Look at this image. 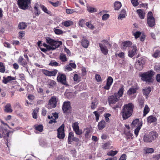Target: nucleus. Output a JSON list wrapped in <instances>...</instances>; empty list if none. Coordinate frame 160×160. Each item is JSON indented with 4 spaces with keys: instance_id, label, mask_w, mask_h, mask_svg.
Returning <instances> with one entry per match:
<instances>
[{
    "instance_id": "dca6fc26",
    "label": "nucleus",
    "mask_w": 160,
    "mask_h": 160,
    "mask_svg": "<svg viewBox=\"0 0 160 160\" xmlns=\"http://www.w3.org/2000/svg\"><path fill=\"white\" fill-rule=\"evenodd\" d=\"M99 44L102 53L105 55H107L108 53V50L107 47L102 43H99Z\"/></svg>"
},
{
    "instance_id": "c03bdc74",
    "label": "nucleus",
    "mask_w": 160,
    "mask_h": 160,
    "mask_svg": "<svg viewBox=\"0 0 160 160\" xmlns=\"http://www.w3.org/2000/svg\"><path fill=\"white\" fill-rule=\"evenodd\" d=\"M160 51L158 50H156L153 54L152 56L155 58L159 57L160 56Z\"/></svg>"
},
{
    "instance_id": "864d4df0",
    "label": "nucleus",
    "mask_w": 160,
    "mask_h": 160,
    "mask_svg": "<svg viewBox=\"0 0 160 160\" xmlns=\"http://www.w3.org/2000/svg\"><path fill=\"white\" fill-rule=\"evenodd\" d=\"M49 65L52 66H58V63L54 61H51L49 64Z\"/></svg>"
},
{
    "instance_id": "393cba45",
    "label": "nucleus",
    "mask_w": 160,
    "mask_h": 160,
    "mask_svg": "<svg viewBox=\"0 0 160 160\" xmlns=\"http://www.w3.org/2000/svg\"><path fill=\"white\" fill-rule=\"evenodd\" d=\"M132 43L131 42L127 41L123 42L122 44V48L123 49H126L127 48L131 46Z\"/></svg>"
},
{
    "instance_id": "774afa93",
    "label": "nucleus",
    "mask_w": 160,
    "mask_h": 160,
    "mask_svg": "<svg viewBox=\"0 0 160 160\" xmlns=\"http://www.w3.org/2000/svg\"><path fill=\"white\" fill-rule=\"evenodd\" d=\"M154 18L152 16V13L151 12H149L148 14L147 18Z\"/></svg>"
},
{
    "instance_id": "4be33fe9",
    "label": "nucleus",
    "mask_w": 160,
    "mask_h": 160,
    "mask_svg": "<svg viewBox=\"0 0 160 160\" xmlns=\"http://www.w3.org/2000/svg\"><path fill=\"white\" fill-rule=\"evenodd\" d=\"M139 125H141V126L142 125V124H141L140 123L139 120V119L138 118L134 120L132 122L131 125V126L132 128L136 126L138 127V126Z\"/></svg>"
},
{
    "instance_id": "13d9d810",
    "label": "nucleus",
    "mask_w": 160,
    "mask_h": 160,
    "mask_svg": "<svg viewBox=\"0 0 160 160\" xmlns=\"http://www.w3.org/2000/svg\"><path fill=\"white\" fill-rule=\"evenodd\" d=\"M131 2L134 7L137 6L138 4V0H131Z\"/></svg>"
},
{
    "instance_id": "2f4dec72",
    "label": "nucleus",
    "mask_w": 160,
    "mask_h": 160,
    "mask_svg": "<svg viewBox=\"0 0 160 160\" xmlns=\"http://www.w3.org/2000/svg\"><path fill=\"white\" fill-rule=\"evenodd\" d=\"M47 83L49 88L55 86L56 84V82L54 81L51 79L48 80Z\"/></svg>"
},
{
    "instance_id": "c85d7f7f",
    "label": "nucleus",
    "mask_w": 160,
    "mask_h": 160,
    "mask_svg": "<svg viewBox=\"0 0 160 160\" xmlns=\"http://www.w3.org/2000/svg\"><path fill=\"white\" fill-rule=\"evenodd\" d=\"M157 118L152 116H150L148 117L147 121L148 123H151L157 121Z\"/></svg>"
},
{
    "instance_id": "0eeeda50",
    "label": "nucleus",
    "mask_w": 160,
    "mask_h": 160,
    "mask_svg": "<svg viewBox=\"0 0 160 160\" xmlns=\"http://www.w3.org/2000/svg\"><path fill=\"white\" fill-rule=\"evenodd\" d=\"M145 59L143 58H141L138 59L137 61L136 64L137 68L139 70H142L143 68V66L145 63Z\"/></svg>"
},
{
    "instance_id": "7c9ffc66",
    "label": "nucleus",
    "mask_w": 160,
    "mask_h": 160,
    "mask_svg": "<svg viewBox=\"0 0 160 160\" xmlns=\"http://www.w3.org/2000/svg\"><path fill=\"white\" fill-rule=\"evenodd\" d=\"M34 128L37 131L42 132L43 130V126L42 125L36 124L34 125Z\"/></svg>"
},
{
    "instance_id": "79ce46f5",
    "label": "nucleus",
    "mask_w": 160,
    "mask_h": 160,
    "mask_svg": "<svg viewBox=\"0 0 160 160\" xmlns=\"http://www.w3.org/2000/svg\"><path fill=\"white\" fill-rule=\"evenodd\" d=\"M5 71V68L3 64L0 62V72L4 73Z\"/></svg>"
},
{
    "instance_id": "a211bd4d",
    "label": "nucleus",
    "mask_w": 160,
    "mask_h": 160,
    "mask_svg": "<svg viewBox=\"0 0 160 160\" xmlns=\"http://www.w3.org/2000/svg\"><path fill=\"white\" fill-rule=\"evenodd\" d=\"M16 78L12 77L11 76H9L7 78L3 77L2 82L5 84H7L11 81L14 80H16Z\"/></svg>"
},
{
    "instance_id": "de8ad7c7",
    "label": "nucleus",
    "mask_w": 160,
    "mask_h": 160,
    "mask_svg": "<svg viewBox=\"0 0 160 160\" xmlns=\"http://www.w3.org/2000/svg\"><path fill=\"white\" fill-rule=\"evenodd\" d=\"M40 7L41 8L44 12L48 14H49L50 13V11H48L47 8L46 7H45L44 6H43V5H41Z\"/></svg>"
},
{
    "instance_id": "473e14b6",
    "label": "nucleus",
    "mask_w": 160,
    "mask_h": 160,
    "mask_svg": "<svg viewBox=\"0 0 160 160\" xmlns=\"http://www.w3.org/2000/svg\"><path fill=\"white\" fill-rule=\"evenodd\" d=\"M26 23L24 22H21L18 25V28L19 29H24L27 27Z\"/></svg>"
},
{
    "instance_id": "f03ea898",
    "label": "nucleus",
    "mask_w": 160,
    "mask_h": 160,
    "mask_svg": "<svg viewBox=\"0 0 160 160\" xmlns=\"http://www.w3.org/2000/svg\"><path fill=\"white\" fill-rule=\"evenodd\" d=\"M154 72L152 70L143 73L140 75L141 79L143 81L146 82H151L153 76L154 74Z\"/></svg>"
},
{
    "instance_id": "bb28decb",
    "label": "nucleus",
    "mask_w": 160,
    "mask_h": 160,
    "mask_svg": "<svg viewBox=\"0 0 160 160\" xmlns=\"http://www.w3.org/2000/svg\"><path fill=\"white\" fill-rule=\"evenodd\" d=\"M147 23L149 27H153L155 25L154 18H147Z\"/></svg>"
},
{
    "instance_id": "e433bc0d",
    "label": "nucleus",
    "mask_w": 160,
    "mask_h": 160,
    "mask_svg": "<svg viewBox=\"0 0 160 160\" xmlns=\"http://www.w3.org/2000/svg\"><path fill=\"white\" fill-rule=\"evenodd\" d=\"M126 16V11L124 10H122L121 13L120 14L118 19H122L125 18Z\"/></svg>"
},
{
    "instance_id": "052dcab7",
    "label": "nucleus",
    "mask_w": 160,
    "mask_h": 160,
    "mask_svg": "<svg viewBox=\"0 0 160 160\" xmlns=\"http://www.w3.org/2000/svg\"><path fill=\"white\" fill-rule=\"evenodd\" d=\"M25 35V33L23 31H20L19 32V38L20 39L22 38L23 37H24Z\"/></svg>"
},
{
    "instance_id": "bf43d9fd",
    "label": "nucleus",
    "mask_w": 160,
    "mask_h": 160,
    "mask_svg": "<svg viewBox=\"0 0 160 160\" xmlns=\"http://www.w3.org/2000/svg\"><path fill=\"white\" fill-rule=\"evenodd\" d=\"M38 111H33L32 113V117L34 118L37 119L38 118L37 113Z\"/></svg>"
},
{
    "instance_id": "680f3d73",
    "label": "nucleus",
    "mask_w": 160,
    "mask_h": 160,
    "mask_svg": "<svg viewBox=\"0 0 160 160\" xmlns=\"http://www.w3.org/2000/svg\"><path fill=\"white\" fill-rule=\"evenodd\" d=\"M95 78L96 80L98 82H100L102 81V79L101 76L99 74H96L95 75Z\"/></svg>"
},
{
    "instance_id": "423d86ee",
    "label": "nucleus",
    "mask_w": 160,
    "mask_h": 160,
    "mask_svg": "<svg viewBox=\"0 0 160 160\" xmlns=\"http://www.w3.org/2000/svg\"><path fill=\"white\" fill-rule=\"evenodd\" d=\"M64 127V125L63 124L57 130V137L59 139H63L65 137Z\"/></svg>"
},
{
    "instance_id": "7ed1b4c3",
    "label": "nucleus",
    "mask_w": 160,
    "mask_h": 160,
    "mask_svg": "<svg viewBox=\"0 0 160 160\" xmlns=\"http://www.w3.org/2000/svg\"><path fill=\"white\" fill-rule=\"evenodd\" d=\"M158 137V134L156 132H151L149 134L145 135L143 137V140L145 142H150Z\"/></svg>"
},
{
    "instance_id": "e2e57ef3",
    "label": "nucleus",
    "mask_w": 160,
    "mask_h": 160,
    "mask_svg": "<svg viewBox=\"0 0 160 160\" xmlns=\"http://www.w3.org/2000/svg\"><path fill=\"white\" fill-rule=\"evenodd\" d=\"M127 156L125 154H122L120 157L119 160H126Z\"/></svg>"
},
{
    "instance_id": "58836bf2",
    "label": "nucleus",
    "mask_w": 160,
    "mask_h": 160,
    "mask_svg": "<svg viewBox=\"0 0 160 160\" xmlns=\"http://www.w3.org/2000/svg\"><path fill=\"white\" fill-rule=\"evenodd\" d=\"M124 91V88L123 87H121L120 88L118 93H115V94H117L118 97H119V98L120 97H121L123 94V92Z\"/></svg>"
},
{
    "instance_id": "3c124183",
    "label": "nucleus",
    "mask_w": 160,
    "mask_h": 160,
    "mask_svg": "<svg viewBox=\"0 0 160 160\" xmlns=\"http://www.w3.org/2000/svg\"><path fill=\"white\" fill-rule=\"evenodd\" d=\"M85 23V20L83 19L80 20L79 22V25L81 27H83L84 26Z\"/></svg>"
},
{
    "instance_id": "f704fd0d",
    "label": "nucleus",
    "mask_w": 160,
    "mask_h": 160,
    "mask_svg": "<svg viewBox=\"0 0 160 160\" xmlns=\"http://www.w3.org/2000/svg\"><path fill=\"white\" fill-rule=\"evenodd\" d=\"M62 24L64 26L68 27L72 25L73 24V22L70 20H68L62 22Z\"/></svg>"
},
{
    "instance_id": "0e129e2a",
    "label": "nucleus",
    "mask_w": 160,
    "mask_h": 160,
    "mask_svg": "<svg viewBox=\"0 0 160 160\" xmlns=\"http://www.w3.org/2000/svg\"><path fill=\"white\" fill-rule=\"evenodd\" d=\"M5 110H11V105L10 104H7L5 107Z\"/></svg>"
},
{
    "instance_id": "aec40b11",
    "label": "nucleus",
    "mask_w": 160,
    "mask_h": 160,
    "mask_svg": "<svg viewBox=\"0 0 160 160\" xmlns=\"http://www.w3.org/2000/svg\"><path fill=\"white\" fill-rule=\"evenodd\" d=\"M138 88L137 87H132L129 88L127 92V94L129 95H131L136 93Z\"/></svg>"
},
{
    "instance_id": "338daca9",
    "label": "nucleus",
    "mask_w": 160,
    "mask_h": 160,
    "mask_svg": "<svg viewBox=\"0 0 160 160\" xmlns=\"http://www.w3.org/2000/svg\"><path fill=\"white\" fill-rule=\"evenodd\" d=\"M116 56H118L119 57L123 58L124 56V53L123 52H120L118 54H116Z\"/></svg>"
},
{
    "instance_id": "4468645a",
    "label": "nucleus",
    "mask_w": 160,
    "mask_h": 160,
    "mask_svg": "<svg viewBox=\"0 0 160 160\" xmlns=\"http://www.w3.org/2000/svg\"><path fill=\"white\" fill-rule=\"evenodd\" d=\"M28 61L24 59L22 56H20L18 60V62L20 65L24 67L27 66Z\"/></svg>"
},
{
    "instance_id": "4c0bfd02",
    "label": "nucleus",
    "mask_w": 160,
    "mask_h": 160,
    "mask_svg": "<svg viewBox=\"0 0 160 160\" xmlns=\"http://www.w3.org/2000/svg\"><path fill=\"white\" fill-rule=\"evenodd\" d=\"M84 131L85 132V136L86 138H88L89 137V134L90 132V130L88 128H86L85 129Z\"/></svg>"
},
{
    "instance_id": "6e6d98bb",
    "label": "nucleus",
    "mask_w": 160,
    "mask_h": 160,
    "mask_svg": "<svg viewBox=\"0 0 160 160\" xmlns=\"http://www.w3.org/2000/svg\"><path fill=\"white\" fill-rule=\"evenodd\" d=\"M66 13L67 14H72L75 11L74 9H67L66 10Z\"/></svg>"
},
{
    "instance_id": "412c9836",
    "label": "nucleus",
    "mask_w": 160,
    "mask_h": 160,
    "mask_svg": "<svg viewBox=\"0 0 160 160\" xmlns=\"http://www.w3.org/2000/svg\"><path fill=\"white\" fill-rule=\"evenodd\" d=\"M71 109L69 102H65L63 103L62 107L63 110H69Z\"/></svg>"
},
{
    "instance_id": "ddd939ff",
    "label": "nucleus",
    "mask_w": 160,
    "mask_h": 160,
    "mask_svg": "<svg viewBox=\"0 0 160 160\" xmlns=\"http://www.w3.org/2000/svg\"><path fill=\"white\" fill-rule=\"evenodd\" d=\"M137 51V49L136 45H133L131 47V49L128 51V55L129 57L131 58L133 57L136 53Z\"/></svg>"
},
{
    "instance_id": "cd10ccee",
    "label": "nucleus",
    "mask_w": 160,
    "mask_h": 160,
    "mask_svg": "<svg viewBox=\"0 0 160 160\" xmlns=\"http://www.w3.org/2000/svg\"><path fill=\"white\" fill-rule=\"evenodd\" d=\"M74 138V134L72 132H70L69 133L68 137V143L69 144H71L72 142L73 141V138Z\"/></svg>"
},
{
    "instance_id": "c756f323",
    "label": "nucleus",
    "mask_w": 160,
    "mask_h": 160,
    "mask_svg": "<svg viewBox=\"0 0 160 160\" xmlns=\"http://www.w3.org/2000/svg\"><path fill=\"white\" fill-rule=\"evenodd\" d=\"M151 90V88L149 87L145 88L143 89V92L144 95L147 96L150 93Z\"/></svg>"
},
{
    "instance_id": "f3484780",
    "label": "nucleus",
    "mask_w": 160,
    "mask_h": 160,
    "mask_svg": "<svg viewBox=\"0 0 160 160\" xmlns=\"http://www.w3.org/2000/svg\"><path fill=\"white\" fill-rule=\"evenodd\" d=\"M134 108L133 104L132 103H130L124 105L122 110H133Z\"/></svg>"
},
{
    "instance_id": "5701e85b",
    "label": "nucleus",
    "mask_w": 160,
    "mask_h": 160,
    "mask_svg": "<svg viewBox=\"0 0 160 160\" xmlns=\"http://www.w3.org/2000/svg\"><path fill=\"white\" fill-rule=\"evenodd\" d=\"M81 43L82 46L85 48H87L89 44L88 40L85 38H83L82 39Z\"/></svg>"
},
{
    "instance_id": "f8f14e48",
    "label": "nucleus",
    "mask_w": 160,
    "mask_h": 160,
    "mask_svg": "<svg viewBox=\"0 0 160 160\" xmlns=\"http://www.w3.org/2000/svg\"><path fill=\"white\" fill-rule=\"evenodd\" d=\"M66 79L65 75L62 74H59L57 78V80L58 82L64 85L66 83Z\"/></svg>"
},
{
    "instance_id": "09e8293b",
    "label": "nucleus",
    "mask_w": 160,
    "mask_h": 160,
    "mask_svg": "<svg viewBox=\"0 0 160 160\" xmlns=\"http://www.w3.org/2000/svg\"><path fill=\"white\" fill-rule=\"evenodd\" d=\"M87 10L90 12H96L95 9L94 8L91 6H88L87 7Z\"/></svg>"
},
{
    "instance_id": "49530a36",
    "label": "nucleus",
    "mask_w": 160,
    "mask_h": 160,
    "mask_svg": "<svg viewBox=\"0 0 160 160\" xmlns=\"http://www.w3.org/2000/svg\"><path fill=\"white\" fill-rule=\"evenodd\" d=\"M49 2L54 7H58L61 5L60 2L58 1H57L55 2L49 1Z\"/></svg>"
},
{
    "instance_id": "1a4fd4ad",
    "label": "nucleus",
    "mask_w": 160,
    "mask_h": 160,
    "mask_svg": "<svg viewBox=\"0 0 160 160\" xmlns=\"http://www.w3.org/2000/svg\"><path fill=\"white\" fill-rule=\"evenodd\" d=\"M119 99V97H118L117 94H114V95L109 97L108 98V102L110 104L115 103Z\"/></svg>"
},
{
    "instance_id": "6e6552de",
    "label": "nucleus",
    "mask_w": 160,
    "mask_h": 160,
    "mask_svg": "<svg viewBox=\"0 0 160 160\" xmlns=\"http://www.w3.org/2000/svg\"><path fill=\"white\" fill-rule=\"evenodd\" d=\"M72 127L73 131L75 132L77 135H80L82 133V130L79 129L78 123V122H76L73 123Z\"/></svg>"
},
{
    "instance_id": "9b49d317",
    "label": "nucleus",
    "mask_w": 160,
    "mask_h": 160,
    "mask_svg": "<svg viewBox=\"0 0 160 160\" xmlns=\"http://www.w3.org/2000/svg\"><path fill=\"white\" fill-rule=\"evenodd\" d=\"M57 70H54L51 71H49L47 70L43 69L42 70V72L46 76H55L57 72Z\"/></svg>"
},
{
    "instance_id": "9d476101",
    "label": "nucleus",
    "mask_w": 160,
    "mask_h": 160,
    "mask_svg": "<svg viewBox=\"0 0 160 160\" xmlns=\"http://www.w3.org/2000/svg\"><path fill=\"white\" fill-rule=\"evenodd\" d=\"M133 111H122L121 112L122 118L126 120L130 117L132 115Z\"/></svg>"
},
{
    "instance_id": "6ab92c4d",
    "label": "nucleus",
    "mask_w": 160,
    "mask_h": 160,
    "mask_svg": "<svg viewBox=\"0 0 160 160\" xmlns=\"http://www.w3.org/2000/svg\"><path fill=\"white\" fill-rule=\"evenodd\" d=\"M111 143L112 142L109 141L104 143L102 146V148L105 150L109 148H113V146H111Z\"/></svg>"
},
{
    "instance_id": "37998d69",
    "label": "nucleus",
    "mask_w": 160,
    "mask_h": 160,
    "mask_svg": "<svg viewBox=\"0 0 160 160\" xmlns=\"http://www.w3.org/2000/svg\"><path fill=\"white\" fill-rule=\"evenodd\" d=\"M86 25L91 30H93L94 28V26L89 22H86Z\"/></svg>"
},
{
    "instance_id": "5fc2aeb1",
    "label": "nucleus",
    "mask_w": 160,
    "mask_h": 160,
    "mask_svg": "<svg viewBox=\"0 0 160 160\" xmlns=\"http://www.w3.org/2000/svg\"><path fill=\"white\" fill-rule=\"evenodd\" d=\"M141 34V33L140 32L137 31L134 33L133 35L134 36L135 38L136 39H137L140 36Z\"/></svg>"
},
{
    "instance_id": "b1692460",
    "label": "nucleus",
    "mask_w": 160,
    "mask_h": 160,
    "mask_svg": "<svg viewBox=\"0 0 160 160\" xmlns=\"http://www.w3.org/2000/svg\"><path fill=\"white\" fill-rule=\"evenodd\" d=\"M137 12L139 18L141 19H143L144 18L145 13L143 10L142 9H138L137 10Z\"/></svg>"
},
{
    "instance_id": "c9c22d12",
    "label": "nucleus",
    "mask_w": 160,
    "mask_h": 160,
    "mask_svg": "<svg viewBox=\"0 0 160 160\" xmlns=\"http://www.w3.org/2000/svg\"><path fill=\"white\" fill-rule=\"evenodd\" d=\"M59 58L62 62H65L68 60V58H66L65 54L64 53L60 54Z\"/></svg>"
},
{
    "instance_id": "ea45409f",
    "label": "nucleus",
    "mask_w": 160,
    "mask_h": 160,
    "mask_svg": "<svg viewBox=\"0 0 160 160\" xmlns=\"http://www.w3.org/2000/svg\"><path fill=\"white\" fill-rule=\"evenodd\" d=\"M53 30L55 33L57 35L62 34L63 33V32L62 30L56 28H54Z\"/></svg>"
},
{
    "instance_id": "f257e3e1",
    "label": "nucleus",
    "mask_w": 160,
    "mask_h": 160,
    "mask_svg": "<svg viewBox=\"0 0 160 160\" xmlns=\"http://www.w3.org/2000/svg\"><path fill=\"white\" fill-rule=\"evenodd\" d=\"M46 42L48 44L43 43V46L45 47L48 50H53L58 48L61 45H62V42L61 41H55L50 38L46 37Z\"/></svg>"
},
{
    "instance_id": "20e7f679",
    "label": "nucleus",
    "mask_w": 160,
    "mask_h": 160,
    "mask_svg": "<svg viewBox=\"0 0 160 160\" xmlns=\"http://www.w3.org/2000/svg\"><path fill=\"white\" fill-rule=\"evenodd\" d=\"M58 101V98L55 96H53L49 100L48 103L47 105L48 109H52L56 107L57 103Z\"/></svg>"
},
{
    "instance_id": "72a5a7b5",
    "label": "nucleus",
    "mask_w": 160,
    "mask_h": 160,
    "mask_svg": "<svg viewBox=\"0 0 160 160\" xmlns=\"http://www.w3.org/2000/svg\"><path fill=\"white\" fill-rule=\"evenodd\" d=\"M122 6L121 3L118 1L115 2L114 4V9L115 10L119 9Z\"/></svg>"
},
{
    "instance_id": "2eb2a0df",
    "label": "nucleus",
    "mask_w": 160,
    "mask_h": 160,
    "mask_svg": "<svg viewBox=\"0 0 160 160\" xmlns=\"http://www.w3.org/2000/svg\"><path fill=\"white\" fill-rule=\"evenodd\" d=\"M113 82V79L111 77H108L107 79L106 85L104 87V88L108 90Z\"/></svg>"
},
{
    "instance_id": "a878e982",
    "label": "nucleus",
    "mask_w": 160,
    "mask_h": 160,
    "mask_svg": "<svg viewBox=\"0 0 160 160\" xmlns=\"http://www.w3.org/2000/svg\"><path fill=\"white\" fill-rule=\"evenodd\" d=\"M105 122L104 120L101 121L98 123V129L100 130L102 129L105 128Z\"/></svg>"
},
{
    "instance_id": "8fccbe9b",
    "label": "nucleus",
    "mask_w": 160,
    "mask_h": 160,
    "mask_svg": "<svg viewBox=\"0 0 160 160\" xmlns=\"http://www.w3.org/2000/svg\"><path fill=\"white\" fill-rule=\"evenodd\" d=\"M141 125L138 126V127H137V128H136L134 130V133L136 137L138 135L139 132L141 128Z\"/></svg>"
},
{
    "instance_id": "603ef678",
    "label": "nucleus",
    "mask_w": 160,
    "mask_h": 160,
    "mask_svg": "<svg viewBox=\"0 0 160 160\" xmlns=\"http://www.w3.org/2000/svg\"><path fill=\"white\" fill-rule=\"evenodd\" d=\"M93 113L96 116V121L98 122V121L100 116L99 113L97 111H95L93 112Z\"/></svg>"
},
{
    "instance_id": "a19ab883",
    "label": "nucleus",
    "mask_w": 160,
    "mask_h": 160,
    "mask_svg": "<svg viewBox=\"0 0 160 160\" xmlns=\"http://www.w3.org/2000/svg\"><path fill=\"white\" fill-rule=\"evenodd\" d=\"M118 152V151L111 150L107 153V155L109 156H113L116 155Z\"/></svg>"
},
{
    "instance_id": "a18cd8bd",
    "label": "nucleus",
    "mask_w": 160,
    "mask_h": 160,
    "mask_svg": "<svg viewBox=\"0 0 160 160\" xmlns=\"http://www.w3.org/2000/svg\"><path fill=\"white\" fill-rule=\"evenodd\" d=\"M145 151L146 153H152L154 151L153 149L151 148H147Z\"/></svg>"
},
{
    "instance_id": "39448f33",
    "label": "nucleus",
    "mask_w": 160,
    "mask_h": 160,
    "mask_svg": "<svg viewBox=\"0 0 160 160\" xmlns=\"http://www.w3.org/2000/svg\"><path fill=\"white\" fill-rule=\"evenodd\" d=\"M31 0H18V4L19 7L22 9L25 10L28 7Z\"/></svg>"
},
{
    "instance_id": "4d7b16f0",
    "label": "nucleus",
    "mask_w": 160,
    "mask_h": 160,
    "mask_svg": "<svg viewBox=\"0 0 160 160\" xmlns=\"http://www.w3.org/2000/svg\"><path fill=\"white\" fill-rule=\"evenodd\" d=\"M109 15L108 14H104L102 16V19L103 20H106L109 17Z\"/></svg>"
},
{
    "instance_id": "69168bd1",
    "label": "nucleus",
    "mask_w": 160,
    "mask_h": 160,
    "mask_svg": "<svg viewBox=\"0 0 160 160\" xmlns=\"http://www.w3.org/2000/svg\"><path fill=\"white\" fill-rule=\"evenodd\" d=\"M152 158L155 160H158L160 158V154H158L157 155H153Z\"/></svg>"
}]
</instances>
